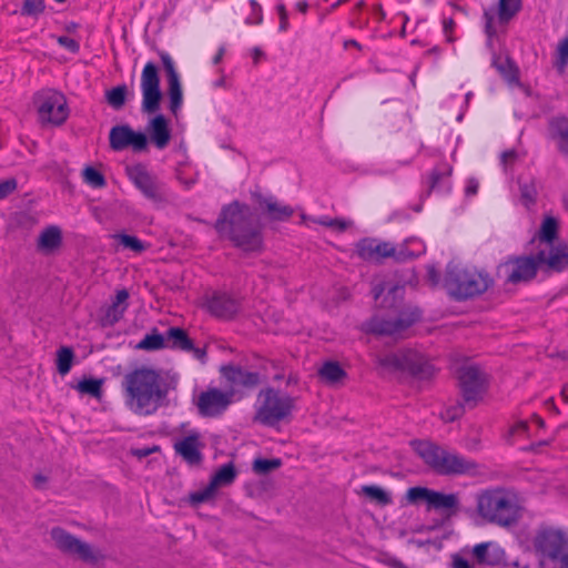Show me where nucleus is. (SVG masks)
I'll return each instance as SVG.
<instances>
[{
	"label": "nucleus",
	"mask_w": 568,
	"mask_h": 568,
	"mask_svg": "<svg viewBox=\"0 0 568 568\" xmlns=\"http://www.w3.org/2000/svg\"><path fill=\"white\" fill-rule=\"evenodd\" d=\"M215 230L225 231L233 246L244 254H261L264 248V225L252 207L234 200L222 207Z\"/></svg>",
	"instance_id": "obj_1"
},
{
	"label": "nucleus",
	"mask_w": 568,
	"mask_h": 568,
	"mask_svg": "<svg viewBox=\"0 0 568 568\" xmlns=\"http://www.w3.org/2000/svg\"><path fill=\"white\" fill-rule=\"evenodd\" d=\"M122 387L126 405L139 415H151L168 396V388L160 373L140 367L124 375Z\"/></svg>",
	"instance_id": "obj_2"
},
{
	"label": "nucleus",
	"mask_w": 568,
	"mask_h": 568,
	"mask_svg": "<svg viewBox=\"0 0 568 568\" xmlns=\"http://www.w3.org/2000/svg\"><path fill=\"white\" fill-rule=\"evenodd\" d=\"M405 285L388 286L379 304L381 308L396 313L395 318L386 320L377 315L372 316L362 325L363 332L376 336H397L418 323L423 318V311L418 306H405Z\"/></svg>",
	"instance_id": "obj_3"
},
{
	"label": "nucleus",
	"mask_w": 568,
	"mask_h": 568,
	"mask_svg": "<svg viewBox=\"0 0 568 568\" xmlns=\"http://www.w3.org/2000/svg\"><path fill=\"white\" fill-rule=\"evenodd\" d=\"M219 373L220 387H215V418L223 415L231 404L244 398L243 389H253L261 383L258 372H248L234 363L221 364Z\"/></svg>",
	"instance_id": "obj_4"
},
{
	"label": "nucleus",
	"mask_w": 568,
	"mask_h": 568,
	"mask_svg": "<svg viewBox=\"0 0 568 568\" xmlns=\"http://www.w3.org/2000/svg\"><path fill=\"white\" fill-rule=\"evenodd\" d=\"M495 284L486 271H469L453 261L448 262L443 277V287L455 302H465L484 294Z\"/></svg>",
	"instance_id": "obj_5"
},
{
	"label": "nucleus",
	"mask_w": 568,
	"mask_h": 568,
	"mask_svg": "<svg viewBox=\"0 0 568 568\" xmlns=\"http://www.w3.org/2000/svg\"><path fill=\"white\" fill-rule=\"evenodd\" d=\"M410 445L415 453L436 474L442 476L476 475L479 465L459 454H452L437 444L428 440L414 439Z\"/></svg>",
	"instance_id": "obj_6"
},
{
	"label": "nucleus",
	"mask_w": 568,
	"mask_h": 568,
	"mask_svg": "<svg viewBox=\"0 0 568 568\" xmlns=\"http://www.w3.org/2000/svg\"><path fill=\"white\" fill-rule=\"evenodd\" d=\"M377 364L389 373H399L404 379L418 383L430 382L438 372L426 356L412 348L379 356Z\"/></svg>",
	"instance_id": "obj_7"
},
{
	"label": "nucleus",
	"mask_w": 568,
	"mask_h": 568,
	"mask_svg": "<svg viewBox=\"0 0 568 568\" xmlns=\"http://www.w3.org/2000/svg\"><path fill=\"white\" fill-rule=\"evenodd\" d=\"M295 400L288 394L280 395V390L273 387L261 389L257 395V402H261V405L255 413L254 422L268 427L275 426L292 415Z\"/></svg>",
	"instance_id": "obj_8"
},
{
	"label": "nucleus",
	"mask_w": 568,
	"mask_h": 568,
	"mask_svg": "<svg viewBox=\"0 0 568 568\" xmlns=\"http://www.w3.org/2000/svg\"><path fill=\"white\" fill-rule=\"evenodd\" d=\"M420 504H425L427 510H442L447 517L456 515L459 508V499L456 494H446L426 486L409 487L400 500L402 507Z\"/></svg>",
	"instance_id": "obj_9"
},
{
	"label": "nucleus",
	"mask_w": 568,
	"mask_h": 568,
	"mask_svg": "<svg viewBox=\"0 0 568 568\" xmlns=\"http://www.w3.org/2000/svg\"><path fill=\"white\" fill-rule=\"evenodd\" d=\"M478 514L491 524L510 527L518 520L517 511L510 499L498 491L486 490L477 496Z\"/></svg>",
	"instance_id": "obj_10"
},
{
	"label": "nucleus",
	"mask_w": 568,
	"mask_h": 568,
	"mask_svg": "<svg viewBox=\"0 0 568 568\" xmlns=\"http://www.w3.org/2000/svg\"><path fill=\"white\" fill-rule=\"evenodd\" d=\"M538 255H509L497 265L496 276L506 284L528 283L536 278L540 268Z\"/></svg>",
	"instance_id": "obj_11"
},
{
	"label": "nucleus",
	"mask_w": 568,
	"mask_h": 568,
	"mask_svg": "<svg viewBox=\"0 0 568 568\" xmlns=\"http://www.w3.org/2000/svg\"><path fill=\"white\" fill-rule=\"evenodd\" d=\"M456 378L460 397L468 403V408H475L488 389V375L478 365L470 364L459 366Z\"/></svg>",
	"instance_id": "obj_12"
},
{
	"label": "nucleus",
	"mask_w": 568,
	"mask_h": 568,
	"mask_svg": "<svg viewBox=\"0 0 568 568\" xmlns=\"http://www.w3.org/2000/svg\"><path fill=\"white\" fill-rule=\"evenodd\" d=\"M125 171L129 180L145 199L155 204L168 202L165 183L151 173L143 163L126 166Z\"/></svg>",
	"instance_id": "obj_13"
},
{
	"label": "nucleus",
	"mask_w": 568,
	"mask_h": 568,
	"mask_svg": "<svg viewBox=\"0 0 568 568\" xmlns=\"http://www.w3.org/2000/svg\"><path fill=\"white\" fill-rule=\"evenodd\" d=\"M567 538L564 531L551 527H541L532 539L534 549L541 558L559 560L560 568H568V551L561 554Z\"/></svg>",
	"instance_id": "obj_14"
},
{
	"label": "nucleus",
	"mask_w": 568,
	"mask_h": 568,
	"mask_svg": "<svg viewBox=\"0 0 568 568\" xmlns=\"http://www.w3.org/2000/svg\"><path fill=\"white\" fill-rule=\"evenodd\" d=\"M33 102L42 122L61 125L68 119L69 109L65 98L58 91L42 90L34 95Z\"/></svg>",
	"instance_id": "obj_15"
},
{
	"label": "nucleus",
	"mask_w": 568,
	"mask_h": 568,
	"mask_svg": "<svg viewBox=\"0 0 568 568\" xmlns=\"http://www.w3.org/2000/svg\"><path fill=\"white\" fill-rule=\"evenodd\" d=\"M160 83L158 65L151 61L148 62L141 73L142 113L155 114L160 110L163 97Z\"/></svg>",
	"instance_id": "obj_16"
},
{
	"label": "nucleus",
	"mask_w": 568,
	"mask_h": 568,
	"mask_svg": "<svg viewBox=\"0 0 568 568\" xmlns=\"http://www.w3.org/2000/svg\"><path fill=\"white\" fill-rule=\"evenodd\" d=\"M57 548L64 554L77 556L84 562H97L98 556L92 547L61 527H53L50 531Z\"/></svg>",
	"instance_id": "obj_17"
},
{
	"label": "nucleus",
	"mask_w": 568,
	"mask_h": 568,
	"mask_svg": "<svg viewBox=\"0 0 568 568\" xmlns=\"http://www.w3.org/2000/svg\"><path fill=\"white\" fill-rule=\"evenodd\" d=\"M109 143L115 152L131 148L134 153H140L148 150L149 140L145 133L134 131L129 124H118L110 130Z\"/></svg>",
	"instance_id": "obj_18"
},
{
	"label": "nucleus",
	"mask_w": 568,
	"mask_h": 568,
	"mask_svg": "<svg viewBox=\"0 0 568 568\" xmlns=\"http://www.w3.org/2000/svg\"><path fill=\"white\" fill-rule=\"evenodd\" d=\"M355 253L363 261L381 264L393 254V243L375 237H363L355 243Z\"/></svg>",
	"instance_id": "obj_19"
},
{
	"label": "nucleus",
	"mask_w": 568,
	"mask_h": 568,
	"mask_svg": "<svg viewBox=\"0 0 568 568\" xmlns=\"http://www.w3.org/2000/svg\"><path fill=\"white\" fill-rule=\"evenodd\" d=\"M251 199L256 204V210L271 222L288 221L294 214L290 205L278 203L273 196H264L258 191L251 192Z\"/></svg>",
	"instance_id": "obj_20"
},
{
	"label": "nucleus",
	"mask_w": 568,
	"mask_h": 568,
	"mask_svg": "<svg viewBox=\"0 0 568 568\" xmlns=\"http://www.w3.org/2000/svg\"><path fill=\"white\" fill-rule=\"evenodd\" d=\"M549 251L539 250L537 252L540 266L547 271L561 273L568 268V242L559 241L547 246Z\"/></svg>",
	"instance_id": "obj_21"
},
{
	"label": "nucleus",
	"mask_w": 568,
	"mask_h": 568,
	"mask_svg": "<svg viewBox=\"0 0 568 568\" xmlns=\"http://www.w3.org/2000/svg\"><path fill=\"white\" fill-rule=\"evenodd\" d=\"M129 297L130 294L126 288L116 291L111 304L101 308L99 322L102 327H111L123 318L129 307Z\"/></svg>",
	"instance_id": "obj_22"
},
{
	"label": "nucleus",
	"mask_w": 568,
	"mask_h": 568,
	"mask_svg": "<svg viewBox=\"0 0 568 568\" xmlns=\"http://www.w3.org/2000/svg\"><path fill=\"white\" fill-rule=\"evenodd\" d=\"M471 556L478 565L501 567L506 559V551L497 542L485 541L473 547Z\"/></svg>",
	"instance_id": "obj_23"
},
{
	"label": "nucleus",
	"mask_w": 568,
	"mask_h": 568,
	"mask_svg": "<svg viewBox=\"0 0 568 568\" xmlns=\"http://www.w3.org/2000/svg\"><path fill=\"white\" fill-rule=\"evenodd\" d=\"M242 310V297L235 293L215 290V318L234 320Z\"/></svg>",
	"instance_id": "obj_24"
},
{
	"label": "nucleus",
	"mask_w": 568,
	"mask_h": 568,
	"mask_svg": "<svg viewBox=\"0 0 568 568\" xmlns=\"http://www.w3.org/2000/svg\"><path fill=\"white\" fill-rule=\"evenodd\" d=\"M150 141L159 149H165L171 141V129L168 119L163 114H155L146 125Z\"/></svg>",
	"instance_id": "obj_25"
},
{
	"label": "nucleus",
	"mask_w": 568,
	"mask_h": 568,
	"mask_svg": "<svg viewBox=\"0 0 568 568\" xmlns=\"http://www.w3.org/2000/svg\"><path fill=\"white\" fill-rule=\"evenodd\" d=\"M560 222L551 214H545L538 231L530 240V243L538 241L540 245H552L559 242Z\"/></svg>",
	"instance_id": "obj_26"
},
{
	"label": "nucleus",
	"mask_w": 568,
	"mask_h": 568,
	"mask_svg": "<svg viewBox=\"0 0 568 568\" xmlns=\"http://www.w3.org/2000/svg\"><path fill=\"white\" fill-rule=\"evenodd\" d=\"M174 449L190 465H199L202 462L199 436L196 434L175 442Z\"/></svg>",
	"instance_id": "obj_27"
},
{
	"label": "nucleus",
	"mask_w": 568,
	"mask_h": 568,
	"mask_svg": "<svg viewBox=\"0 0 568 568\" xmlns=\"http://www.w3.org/2000/svg\"><path fill=\"white\" fill-rule=\"evenodd\" d=\"M62 245V231L57 225H50L42 230L37 241L38 251L50 254Z\"/></svg>",
	"instance_id": "obj_28"
},
{
	"label": "nucleus",
	"mask_w": 568,
	"mask_h": 568,
	"mask_svg": "<svg viewBox=\"0 0 568 568\" xmlns=\"http://www.w3.org/2000/svg\"><path fill=\"white\" fill-rule=\"evenodd\" d=\"M165 348L190 353L193 349V341L182 327L172 326L165 334Z\"/></svg>",
	"instance_id": "obj_29"
},
{
	"label": "nucleus",
	"mask_w": 568,
	"mask_h": 568,
	"mask_svg": "<svg viewBox=\"0 0 568 568\" xmlns=\"http://www.w3.org/2000/svg\"><path fill=\"white\" fill-rule=\"evenodd\" d=\"M361 494L371 503L381 507L388 506L393 503L390 493L379 485H364L361 488Z\"/></svg>",
	"instance_id": "obj_30"
},
{
	"label": "nucleus",
	"mask_w": 568,
	"mask_h": 568,
	"mask_svg": "<svg viewBox=\"0 0 568 568\" xmlns=\"http://www.w3.org/2000/svg\"><path fill=\"white\" fill-rule=\"evenodd\" d=\"M493 67H495L501 77L509 83H519V68L509 55L506 57L505 62H500V58L494 55Z\"/></svg>",
	"instance_id": "obj_31"
},
{
	"label": "nucleus",
	"mask_w": 568,
	"mask_h": 568,
	"mask_svg": "<svg viewBox=\"0 0 568 568\" xmlns=\"http://www.w3.org/2000/svg\"><path fill=\"white\" fill-rule=\"evenodd\" d=\"M318 375L328 384H336L347 376L342 365L336 361H326L318 371Z\"/></svg>",
	"instance_id": "obj_32"
},
{
	"label": "nucleus",
	"mask_w": 568,
	"mask_h": 568,
	"mask_svg": "<svg viewBox=\"0 0 568 568\" xmlns=\"http://www.w3.org/2000/svg\"><path fill=\"white\" fill-rule=\"evenodd\" d=\"M183 500L194 509H197L202 504L213 500V473L209 476L204 489L191 491Z\"/></svg>",
	"instance_id": "obj_33"
},
{
	"label": "nucleus",
	"mask_w": 568,
	"mask_h": 568,
	"mask_svg": "<svg viewBox=\"0 0 568 568\" xmlns=\"http://www.w3.org/2000/svg\"><path fill=\"white\" fill-rule=\"evenodd\" d=\"M164 334H161L156 327H153L135 346L136 349L154 352L165 348Z\"/></svg>",
	"instance_id": "obj_34"
},
{
	"label": "nucleus",
	"mask_w": 568,
	"mask_h": 568,
	"mask_svg": "<svg viewBox=\"0 0 568 568\" xmlns=\"http://www.w3.org/2000/svg\"><path fill=\"white\" fill-rule=\"evenodd\" d=\"M274 489V480L261 478L245 485L246 495L251 498H264Z\"/></svg>",
	"instance_id": "obj_35"
},
{
	"label": "nucleus",
	"mask_w": 568,
	"mask_h": 568,
	"mask_svg": "<svg viewBox=\"0 0 568 568\" xmlns=\"http://www.w3.org/2000/svg\"><path fill=\"white\" fill-rule=\"evenodd\" d=\"M523 8L521 0H499L498 1V20L500 23H507Z\"/></svg>",
	"instance_id": "obj_36"
},
{
	"label": "nucleus",
	"mask_w": 568,
	"mask_h": 568,
	"mask_svg": "<svg viewBox=\"0 0 568 568\" xmlns=\"http://www.w3.org/2000/svg\"><path fill=\"white\" fill-rule=\"evenodd\" d=\"M283 465V462L278 457L265 458L256 457L252 463V470L257 475H268L272 471L277 470Z\"/></svg>",
	"instance_id": "obj_37"
},
{
	"label": "nucleus",
	"mask_w": 568,
	"mask_h": 568,
	"mask_svg": "<svg viewBox=\"0 0 568 568\" xmlns=\"http://www.w3.org/2000/svg\"><path fill=\"white\" fill-rule=\"evenodd\" d=\"M128 87L125 84L116 85L105 91V101L113 110H121L126 101Z\"/></svg>",
	"instance_id": "obj_38"
},
{
	"label": "nucleus",
	"mask_w": 568,
	"mask_h": 568,
	"mask_svg": "<svg viewBox=\"0 0 568 568\" xmlns=\"http://www.w3.org/2000/svg\"><path fill=\"white\" fill-rule=\"evenodd\" d=\"M169 109L176 116L183 104L181 80L168 82Z\"/></svg>",
	"instance_id": "obj_39"
},
{
	"label": "nucleus",
	"mask_w": 568,
	"mask_h": 568,
	"mask_svg": "<svg viewBox=\"0 0 568 568\" xmlns=\"http://www.w3.org/2000/svg\"><path fill=\"white\" fill-rule=\"evenodd\" d=\"M237 476L233 462H229L215 469V488L231 485Z\"/></svg>",
	"instance_id": "obj_40"
},
{
	"label": "nucleus",
	"mask_w": 568,
	"mask_h": 568,
	"mask_svg": "<svg viewBox=\"0 0 568 568\" xmlns=\"http://www.w3.org/2000/svg\"><path fill=\"white\" fill-rule=\"evenodd\" d=\"M74 359V352L69 346H62L57 352V369L60 375L64 376L67 375L72 367Z\"/></svg>",
	"instance_id": "obj_41"
},
{
	"label": "nucleus",
	"mask_w": 568,
	"mask_h": 568,
	"mask_svg": "<svg viewBox=\"0 0 568 568\" xmlns=\"http://www.w3.org/2000/svg\"><path fill=\"white\" fill-rule=\"evenodd\" d=\"M102 384L103 379L92 377L83 378L77 384L75 389L81 394H88L92 397L100 398L102 395Z\"/></svg>",
	"instance_id": "obj_42"
},
{
	"label": "nucleus",
	"mask_w": 568,
	"mask_h": 568,
	"mask_svg": "<svg viewBox=\"0 0 568 568\" xmlns=\"http://www.w3.org/2000/svg\"><path fill=\"white\" fill-rule=\"evenodd\" d=\"M468 407V403L464 398L457 399L455 404L449 405L442 414L440 417L445 423H454L462 418Z\"/></svg>",
	"instance_id": "obj_43"
},
{
	"label": "nucleus",
	"mask_w": 568,
	"mask_h": 568,
	"mask_svg": "<svg viewBox=\"0 0 568 568\" xmlns=\"http://www.w3.org/2000/svg\"><path fill=\"white\" fill-rule=\"evenodd\" d=\"M123 247L133 251L134 253H142L148 248V245L139 237L125 233H116L113 235Z\"/></svg>",
	"instance_id": "obj_44"
},
{
	"label": "nucleus",
	"mask_w": 568,
	"mask_h": 568,
	"mask_svg": "<svg viewBox=\"0 0 568 568\" xmlns=\"http://www.w3.org/2000/svg\"><path fill=\"white\" fill-rule=\"evenodd\" d=\"M221 148L226 154L219 156V168L221 171L229 172L241 158V152L224 142L221 144Z\"/></svg>",
	"instance_id": "obj_45"
},
{
	"label": "nucleus",
	"mask_w": 568,
	"mask_h": 568,
	"mask_svg": "<svg viewBox=\"0 0 568 568\" xmlns=\"http://www.w3.org/2000/svg\"><path fill=\"white\" fill-rule=\"evenodd\" d=\"M518 184L523 204L527 207L534 205L537 201V190L534 180L523 182L521 179H518Z\"/></svg>",
	"instance_id": "obj_46"
},
{
	"label": "nucleus",
	"mask_w": 568,
	"mask_h": 568,
	"mask_svg": "<svg viewBox=\"0 0 568 568\" xmlns=\"http://www.w3.org/2000/svg\"><path fill=\"white\" fill-rule=\"evenodd\" d=\"M82 175L84 182L94 189H101L106 184L104 175L93 166H87Z\"/></svg>",
	"instance_id": "obj_47"
},
{
	"label": "nucleus",
	"mask_w": 568,
	"mask_h": 568,
	"mask_svg": "<svg viewBox=\"0 0 568 568\" xmlns=\"http://www.w3.org/2000/svg\"><path fill=\"white\" fill-rule=\"evenodd\" d=\"M408 240L404 241L400 245L395 246L393 244V254L390 257L397 263H405L418 257V254L410 251L407 246Z\"/></svg>",
	"instance_id": "obj_48"
},
{
	"label": "nucleus",
	"mask_w": 568,
	"mask_h": 568,
	"mask_svg": "<svg viewBox=\"0 0 568 568\" xmlns=\"http://www.w3.org/2000/svg\"><path fill=\"white\" fill-rule=\"evenodd\" d=\"M159 55L162 61L163 70L165 72L168 82L180 80V74L175 68V63L171 55L165 51L159 52Z\"/></svg>",
	"instance_id": "obj_49"
},
{
	"label": "nucleus",
	"mask_w": 568,
	"mask_h": 568,
	"mask_svg": "<svg viewBox=\"0 0 568 568\" xmlns=\"http://www.w3.org/2000/svg\"><path fill=\"white\" fill-rule=\"evenodd\" d=\"M197 407L202 415L213 416V387L209 386L197 400Z\"/></svg>",
	"instance_id": "obj_50"
},
{
	"label": "nucleus",
	"mask_w": 568,
	"mask_h": 568,
	"mask_svg": "<svg viewBox=\"0 0 568 568\" xmlns=\"http://www.w3.org/2000/svg\"><path fill=\"white\" fill-rule=\"evenodd\" d=\"M45 9L44 0H24L20 13L26 17H38Z\"/></svg>",
	"instance_id": "obj_51"
},
{
	"label": "nucleus",
	"mask_w": 568,
	"mask_h": 568,
	"mask_svg": "<svg viewBox=\"0 0 568 568\" xmlns=\"http://www.w3.org/2000/svg\"><path fill=\"white\" fill-rule=\"evenodd\" d=\"M551 129L554 131V136L558 139V143H566L565 133H568V118L562 115L555 118L550 122Z\"/></svg>",
	"instance_id": "obj_52"
},
{
	"label": "nucleus",
	"mask_w": 568,
	"mask_h": 568,
	"mask_svg": "<svg viewBox=\"0 0 568 568\" xmlns=\"http://www.w3.org/2000/svg\"><path fill=\"white\" fill-rule=\"evenodd\" d=\"M568 64V34L559 41L556 50V68L564 70Z\"/></svg>",
	"instance_id": "obj_53"
},
{
	"label": "nucleus",
	"mask_w": 568,
	"mask_h": 568,
	"mask_svg": "<svg viewBox=\"0 0 568 568\" xmlns=\"http://www.w3.org/2000/svg\"><path fill=\"white\" fill-rule=\"evenodd\" d=\"M18 187V181L16 178H9L7 180L0 181V200L7 199L11 195Z\"/></svg>",
	"instance_id": "obj_54"
},
{
	"label": "nucleus",
	"mask_w": 568,
	"mask_h": 568,
	"mask_svg": "<svg viewBox=\"0 0 568 568\" xmlns=\"http://www.w3.org/2000/svg\"><path fill=\"white\" fill-rule=\"evenodd\" d=\"M484 18H485V33L487 36V44L489 47L493 45V38L496 36L497 31H496V28L494 27V17L488 12V11H485L484 12Z\"/></svg>",
	"instance_id": "obj_55"
},
{
	"label": "nucleus",
	"mask_w": 568,
	"mask_h": 568,
	"mask_svg": "<svg viewBox=\"0 0 568 568\" xmlns=\"http://www.w3.org/2000/svg\"><path fill=\"white\" fill-rule=\"evenodd\" d=\"M57 42L71 53H78L80 50L79 42L70 37L60 36L57 38Z\"/></svg>",
	"instance_id": "obj_56"
},
{
	"label": "nucleus",
	"mask_w": 568,
	"mask_h": 568,
	"mask_svg": "<svg viewBox=\"0 0 568 568\" xmlns=\"http://www.w3.org/2000/svg\"><path fill=\"white\" fill-rule=\"evenodd\" d=\"M427 282L433 288L443 284L442 274L434 265L427 266Z\"/></svg>",
	"instance_id": "obj_57"
},
{
	"label": "nucleus",
	"mask_w": 568,
	"mask_h": 568,
	"mask_svg": "<svg viewBox=\"0 0 568 568\" xmlns=\"http://www.w3.org/2000/svg\"><path fill=\"white\" fill-rule=\"evenodd\" d=\"M452 173V169L449 168L447 172H442L437 169L432 170L429 175V187L430 190L435 189L439 181L443 179L444 175H449Z\"/></svg>",
	"instance_id": "obj_58"
},
{
	"label": "nucleus",
	"mask_w": 568,
	"mask_h": 568,
	"mask_svg": "<svg viewBox=\"0 0 568 568\" xmlns=\"http://www.w3.org/2000/svg\"><path fill=\"white\" fill-rule=\"evenodd\" d=\"M452 567L453 568H475L468 559L460 556L459 554L452 555Z\"/></svg>",
	"instance_id": "obj_59"
},
{
	"label": "nucleus",
	"mask_w": 568,
	"mask_h": 568,
	"mask_svg": "<svg viewBox=\"0 0 568 568\" xmlns=\"http://www.w3.org/2000/svg\"><path fill=\"white\" fill-rule=\"evenodd\" d=\"M479 190V182L476 178H469L467 180V185L465 187V195L466 196H474L478 193Z\"/></svg>",
	"instance_id": "obj_60"
},
{
	"label": "nucleus",
	"mask_w": 568,
	"mask_h": 568,
	"mask_svg": "<svg viewBox=\"0 0 568 568\" xmlns=\"http://www.w3.org/2000/svg\"><path fill=\"white\" fill-rule=\"evenodd\" d=\"M387 284L385 282H379L372 287V296L375 302H377L382 296L384 297L385 291H387Z\"/></svg>",
	"instance_id": "obj_61"
},
{
	"label": "nucleus",
	"mask_w": 568,
	"mask_h": 568,
	"mask_svg": "<svg viewBox=\"0 0 568 568\" xmlns=\"http://www.w3.org/2000/svg\"><path fill=\"white\" fill-rule=\"evenodd\" d=\"M455 28V21L453 18L444 19L443 21V31L447 37L448 42H454L455 39L450 36Z\"/></svg>",
	"instance_id": "obj_62"
},
{
	"label": "nucleus",
	"mask_w": 568,
	"mask_h": 568,
	"mask_svg": "<svg viewBox=\"0 0 568 568\" xmlns=\"http://www.w3.org/2000/svg\"><path fill=\"white\" fill-rule=\"evenodd\" d=\"M207 345H205L204 347H195L193 345V349H191V352L193 353V356L199 359L201 363H206L207 362Z\"/></svg>",
	"instance_id": "obj_63"
},
{
	"label": "nucleus",
	"mask_w": 568,
	"mask_h": 568,
	"mask_svg": "<svg viewBox=\"0 0 568 568\" xmlns=\"http://www.w3.org/2000/svg\"><path fill=\"white\" fill-rule=\"evenodd\" d=\"M501 568H529L528 564H521L518 559L510 560L506 556L505 562Z\"/></svg>",
	"instance_id": "obj_64"
}]
</instances>
